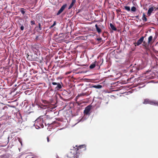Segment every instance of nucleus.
Returning <instances> with one entry per match:
<instances>
[{"label": "nucleus", "mask_w": 158, "mask_h": 158, "mask_svg": "<svg viewBox=\"0 0 158 158\" xmlns=\"http://www.w3.org/2000/svg\"><path fill=\"white\" fill-rule=\"evenodd\" d=\"M24 9L23 8H21L20 10L21 12L24 15L25 13V11L24 10Z\"/></svg>", "instance_id": "obj_19"}, {"label": "nucleus", "mask_w": 158, "mask_h": 158, "mask_svg": "<svg viewBox=\"0 0 158 158\" xmlns=\"http://www.w3.org/2000/svg\"><path fill=\"white\" fill-rule=\"evenodd\" d=\"M91 106L89 105L85 107L84 110V113L85 114L89 116L90 114L89 112L91 109Z\"/></svg>", "instance_id": "obj_5"}, {"label": "nucleus", "mask_w": 158, "mask_h": 158, "mask_svg": "<svg viewBox=\"0 0 158 158\" xmlns=\"http://www.w3.org/2000/svg\"><path fill=\"white\" fill-rule=\"evenodd\" d=\"M85 147V145H82L79 146L77 148V149L75 148H73V149L71 150V151L69 152L67 155V157L68 158H77V151L79 148H81L83 147Z\"/></svg>", "instance_id": "obj_1"}, {"label": "nucleus", "mask_w": 158, "mask_h": 158, "mask_svg": "<svg viewBox=\"0 0 158 158\" xmlns=\"http://www.w3.org/2000/svg\"><path fill=\"white\" fill-rule=\"evenodd\" d=\"M142 19L143 21H144L145 22H146L147 21V19L146 18L145 15L144 13L143 14Z\"/></svg>", "instance_id": "obj_16"}, {"label": "nucleus", "mask_w": 158, "mask_h": 158, "mask_svg": "<svg viewBox=\"0 0 158 158\" xmlns=\"http://www.w3.org/2000/svg\"><path fill=\"white\" fill-rule=\"evenodd\" d=\"M144 37V36L141 37L135 43V45L139 46L144 41L143 40Z\"/></svg>", "instance_id": "obj_7"}, {"label": "nucleus", "mask_w": 158, "mask_h": 158, "mask_svg": "<svg viewBox=\"0 0 158 158\" xmlns=\"http://www.w3.org/2000/svg\"><path fill=\"white\" fill-rule=\"evenodd\" d=\"M31 25H34L35 24V22L34 21H31Z\"/></svg>", "instance_id": "obj_20"}, {"label": "nucleus", "mask_w": 158, "mask_h": 158, "mask_svg": "<svg viewBox=\"0 0 158 158\" xmlns=\"http://www.w3.org/2000/svg\"><path fill=\"white\" fill-rule=\"evenodd\" d=\"M85 95H86V94L84 93H81L79 94H78L76 98L75 99L76 100V101L79 98V97Z\"/></svg>", "instance_id": "obj_11"}, {"label": "nucleus", "mask_w": 158, "mask_h": 158, "mask_svg": "<svg viewBox=\"0 0 158 158\" xmlns=\"http://www.w3.org/2000/svg\"><path fill=\"white\" fill-rule=\"evenodd\" d=\"M43 122V119L40 116L35 121L34 126H35V128L37 129L40 128L41 127L43 128L44 127Z\"/></svg>", "instance_id": "obj_2"}, {"label": "nucleus", "mask_w": 158, "mask_h": 158, "mask_svg": "<svg viewBox=\"0 0 158 158\" xmlns=\"http://www.w3.org/2000/svg\"><path fill=\"white\" fill-rule=\"evenodd\" d=\"M110 26L111 29L113 30L116 31L117 30L116 28L112 23H110Z\"/></svg>", "instance_id": "obj_13"}, {"label": "nucleus", "mask_w": 158, "mask_h": 158, "mask_svg": "<svg viewBox=\"0 0 158 158\" xmlns=\"http://www.w3.org/2000/svg\"><path fill=\"white\" fill-rule=\"evenodd\" d=\"M93 87L96 88V89H101L102 88V86L100 85H94L93 86Z\"/></svg>", "instance_id": "obj_15"}, {"label": "nucleus", "mask_w": 158, "mask_h": 158, "mask_svg": "<svg viewBox=\"0 0 158 158\" xmlns=\"http://www.w3.org/2000/svg\"><path fill=\"white\" fill-rule=\"evenodd\" d=\"M47 141L48 142H49V138L48 137H47Z\"/></svg>", "instance_id": "obj_26"}, {"label": "nucleus", "mask_w": 158, "mask_h": 158, "mask_svg": "<svg viewBox=\"0 0 158 158\" xmlns=\"http://www.w3.org/2000/svg\"><path fill=\"white\" fill-rule=\"evenodd\" d=\"M101 40V38H98L97 39V40L98 41L100 40Z\"/></svg>", "instance_id": "obj_25"}, {"label": "nucleus", "mask_w": 158, "mask_h": 158, "mask_svg": "<svg viewBox=\"0 0 158 158\" xmlns=\"http://www.w3.org/2000/svg\"><path fill=\"white\" fill-rule=\"evenodd\" d=\"M153 37L152 36H150L148 38V41L147 42L144 41L143 45L144 46L145 48L148 49L150 44H151L153 42Z\"/></svg>", "instance_id": "obj_3"}, {"label": "nucleus", "mask_w": 158, "mask_h": 158, "mask_svg": "<svg viewBox=\"0 0 158 158\" xmlns=\"http://www.w3.org/2000/svg\"><path fill=\"white\" fill-rule=\"evenodd\" d=\"M52 83L53 85H57V86L55 87V90H59L62 88L61 85L59 83L53 82Z\"/></svg>", "instance_id": "obj_6"}, {"label": "nucleus", "mask_w": 158, "mask_h": 158, "mask_svg": "<svg viewBox=\"0 0 158 158\" xmlns=\"http://www.w3.org/2000/svg\"><path fill=\"white\" fill-rule=\"evenodd\" d=\"M67 6V4H65L63 6H62L61 7V8L58 11V12L56 14L57 15H59L60 13H62V12L65 9V7Z\"/></svg>", "instance_id": "obj_8"}, {"label": "nucleus", "mask_w": 158, "mask_h": 158, "mask_svg": "<svg viewBox=\"0 0 158 158\" xmlns=\"http://www.w3.org/2000/svg\"><path fill=\"white\" fill-rule=\"evenodd\" d=\"M154 8H155V7H154V6L150 7L149 8V9L148 10V11L147 15H148L150 16L151 15L153 11Z\"/></svg>", "instance_id": "obj_9"}, {"label": "nucleus", "mask_w": 158, "mask_h": 158, "mask_svg": "<svg viewBox=\"0 0 158 158\" xmlns=\"http://www.w3.org/2000/svg\"><path fill=\"white\" fill-rule=\"evenodd\" d=\"M95 27L96 28L97 31H98V32L99 33H101V29L98 27V25L97 24H96L95 25Z\"/></svg>", "instance_id": "obj_12"}, {"label": "nucleus", "mask_w": 158, "mask_h": 158, "mask_svg": "<svg viewBox=\"0 0 158 158\" xmlns=\"http://www.w3.org/2000/svg\"><path fill=\"white\" fill-rule=\"evenodd\" d=\"M96 62V61L94 62V63L91 64L89 66V68L90 69H93L94 68L95 66V63Z\"/></svg>", "instance_id": "obj_14"}, {"label": "nucleus", "mask_w": 158, "mask_h": 158, "mask_svg": "<svg viewBox=\"0 0 158 158\" xmlns=\"http://www.w3.org/2000/svg\"><path fill=\"white\" fill-rule=\"evenodd\" d=\"M56 22L54 21L53 24V25H53V26L54 27V26H55L56 25Z\"/></svg>", "instance_id": "obj_24"}, {"label": "nucleus", "mask_w": 158, "mask_h": 158, "mask_svg": "<svg viewBox=\"0 0 158 158\" xmlns=\"http://www.w3.org/2000/svg\"><path fill=\"white\" fill-rule=\"evenodd\" d=\"M24 28V27L23 26H22L20 27V29L22 31L23 30Z\"/></svg>", "instance_id": "obj_22"}, {"label": "nucleus", "mask_w": 158, "mask_h": 158, "mask_svg": "<svg viewBox=\"0 0 158 158\" xmlns=\"http://www.w3.org/2000/svg\"><path fill=\"white\" fill-rule=\"evenodd\" d=\"M39 28L40 29V30H41V24L40 23H39Z\"/></svg>", "instance_id": "obj_21"}, {"label": "nucleus", "mask_w": 158, "mask_h": 158, "mask_svg": "<svg viewBox=\"0 0 158 158\" xmlns=\"http://www.w3.org/2000/svg\"><path fill=\"white\" fill-rule=\"evenodd\" d=\"M32 51H34V50H32Z\"/></svg>", "instance_id": "obj_30"}, {"label": "nucleus", "mask_w": 158, "mask_h": 158, "mask_svg": "<svg viewBox=\"0 0 158 158\" xmlns=\"http://www.w3.org/2000/svg\"><path fill=\"white\" fill-rule=\"evenodd\" d=\"M143 103L145 104H149L151 105L158 106V102L157 101L155 100H150L147 99H145Z\"/></svg>", "instance_id": "obj_4"}, {"label": "nucleus", "mask_w": 158, "mask_h": 158, "mask_svg": "<svg viewBox=\"0 0 158 158\" xmlns=\"http://www.w3.org/2000/svg\"><path fill=\"white\" fill-rule=\"evenodd\" d=\"M125 9L127 11H130V7L129 6H124Z\"/></svg>", "instance_id": "obj_17"}, {"label": "nucleus", "mask_w": 158, "mask_h": 158, "mask_svg": "<svg viewBox=\"0 0 158 158\" xmlns=\"http://www.w3.org/2000/svg\"><path fill=\"white\" fill-rule=\"evenodd\" d=\"M119 50V52H121V50Z\"/></svg>", "instance_id": "obj_28"}, {"label": "nucleus", "mask_w": 158, "mask_h": 158, "mask_svg": "<svg viewBox=\"0 0 158 158\" xmlns=\"http://www.w3.org/2000/svg\"><path fill=\"white\" fill-rule=\"evenodd\" d=\"M21 143V145H22V142L21 143Z\"/></svg>", "instance_id": "obj_29"}, {"label": "nucleus", "mask_w": 158, "mask_h": 158, "mask_svg": "<svg viewBox=\"0 0 158 158\" xmlns=\"http://www.w3.org/2000/svg\"><path fill=\"white\" fill-rule=\"evenodd\" d=\"M53 27V25H52L51 26V27H50V28H52Z\"/></svg>", "instance_id": "obj_27"}, {"label": "nucleus", "mask_w": 158, "mask_h": 158, "mask_svg": "<svg viewBox=\"0 0 158 158\" xmlns=\"http://www.w3.org/2000/svg\"><path fill=\"white\" fill-rule=\"evenodd\" d=\"M136 8L135 6H132L131 8V10L132 12H135L136 10Z\"/></svg>", "instance_id": "obj_18"}, {"label": "nucleus", "mask_w": 158, "mask_h": 158, "mask_svg": "<svg viewBox=\"0 0 158 158\" xmlns=\"http://www.w3.org/2000/svg\"><path fill=\"white\" fill-rule=\"evenodd\" d=\"M18 139L19 141V142L20 143L22 142L21 140L19 138H18Z\"/></svg>", "instance_id": "obj_23"}, {"label": "nucleus", "mask_w": 158, "mask_h": 158, "mask_svg": "<svg viewBox=\"0 0 158 158\" xmlns=\"http://www.w3.org/2000/svg\"><path fill=\"white\" fill-rule=\"evenodd\" d=\"M76 2V0H72V2L70 4L68 8V9L69 10L74 5V4Z\"/></svg>", "instance_id": "obj_10"}]
</instances>
